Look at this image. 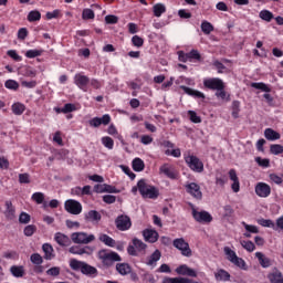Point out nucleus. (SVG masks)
<instances>
[{"mask_svg":"<svg viewBox=\"0 0 283 283\" xmlns=\"http://www.w3.org/2000/svg\"><path fill=\"white\" fill-rule=\"evenodd\" d=\"M98 240L99 242H103L106 247H116V240L107 234H99Z\"/></svg>","mask_w":283,"mask_h":283,"instance_id":"nucleus-29","label":"nucleus"},{"mask_svg":"<svg viewBox=\"0 0 283 283\" xmlns=\"http://www.w3.org/2000/svg\"><path fill=\"white\" fill-rule=\"evenodd\" d=\"M24 235H27V238H32V235H34V233H36V226L34 224H29L24 228L23 230Z\"/></svg>","mask_w":283,"mask_h":283,"instance_id":"nucleus-40","label":"nucleus"},{"mask_svg":"<svg viewBox=\"0 0 283 283\" xmlns=\"http://www.w3.org/2000/svg\"><path fill=\"white\" fill-rule=\"evenodd\" d=\"M133 244L137 251H145V249H147V244L139 239H133Z\"/></svg>","mask_w":283,"mask_h":283,"instance_id":"nucleus-47","label":"nucleus"},{"mask_svg":"<svg viewBox=\"0 0 283 283\" xmlns=\"http://www.w3.org/2000/svg\"><path fill=\"white\" fill-rule=\"evenodd\" d=\"M105 22L111 24V25H114V24L118 23V17H116V15H106L105 17Z\"/></svg>","mask_w":283,"mask_h":283,"instance_id":"nucleus-64","label":"nucleus"},{"mask_svg":"<svg viewBox=\"0 0 283 283\" xmlns=\"http://www.w3.org/2000/svg\"><path fill=\"white\" fill-rule=\"evenodd\" d=\"M270 153L274 156H280V154H283V146L280 144H272L270 146Z\"/></svg>","mask_w":283,"mask_h":283,"instance_id":"nucleus-38","label":"nucleus"},{"mask_svg":"<svg viewBox=\"0 0 283 283\" xmlns=\"http://www.w3.org/2000/svg\"><path fill=\"white\" fill-rule=\"evenodd\" d=\"M143 235L146 240V242H158V233L155 230H144Z\"/></svg>","mask_w":283,"mask_h":283,"instance_id":"nucleus-20","label":"nucleus"},{"mask_svg":"<svg viewBox=\"0 0 283 283\" xmlns=\"http://www.w3.org/2000/svg\"><path fill=\"white\" fill-rule=\"evenodd\" d=\"M28 21H30L31 23L34 21H41V12H39L38 10L31 11L28 14Z\"/></svg>","mask_w":283,"mask_h":283,"instance_id":"nucleus-41","label":"nucleus"},{"mask_svg":"<svg viewBox=\"0 0 283 283\" xmlns=\"http://www.w3.org/2000/svg\"><path fill=\"white\" fill-rule=\"evenodd\" d=\"M161 258V253L159 252V250H155V252L148 256L146 264L147 266H156V263L158 262V260H160Z\"/></svg>","mask_w":283,"mask_h":283,"instance_id":"nucleus-24","label":"nucleus"},{"mask_svg":"<svg viewBox=\"0 0 283 283\" xmlns=\"http://www.w3.org/2000/svg\"><path fill=\"white\" fill-rule=\"evenodd\" d=\"M46 274L52 275L53 277H56L57 275L61 274V268H57V266L51 268L46 271Z\"/></svg>","mask_w":283,"mask_h":283,"instance_id":"nucleus-62","label":"nucleus"},{"mask_svg":"<svg viewBox=\"0 0 283 283\" xmlns=\"http://www.w3.org/2000/svg\"><path fill=\"white\" fill-rule=\"evenodd\" d=\"M260 19H262L263 21H268L271 22V20L273 19V13L269 10H262L259 14Z\"/></svg>","mask_w":283,"mask_h":283,"instance_id":"nucleus-43","label":"nucleus"},{"mask_svg":"<svg viewBox=\"0 0 283 283\" xmlns=\"http://www.w3.org/2000/svg\"><path fill=\"white\" fill-rule=\"evenodd\" d=\"M94 17H95L94 10L92 9H84L82 12V19H84L85 21L90 19H94Z\"/></svg>","mask_w":283,"mask_h":283,"instance_id":"nucleus-51","label":"nucleus"},{"mask_svg":"<svg viewBox=\"0 0 283 283\" xmlns=\"http://www.w3.org/2000/svg\"><path fill=\"white\" fill-rule=\"evenodd\" d=\"M255 258H258L259 264H261V266H263V269H269V266H271L273 264L271 259H269L262 252H256Z\"/></svg>","mask_w":283,"mask_h":283,"instance_id":"nucleus-19","label":"nucleus"},{"mask_svg":"<svg viewBox=\"0 0 283 283\" xmlns=\"http://www.w3.org/2000/svg\"><path fill=\"white\" fill-rule=\"evenodd\" d=\"M214 277L218 282H229L231 280V274L227 272L226 270L221 269L218 270L217 273H214Z\"/></svg>","mask_w":283,"mask_h":283,"instance_id":"nucleus-23","label":"nucleus"},{"mask_svg":"<svg viewBox=\"0 0 283 283\" xmlns=\"http://www.w3.org/2000/svg\"><path fill=\"white\" fill-rule=\"evenodd\" d=\"M192 218L197 222H211V220H213V218L211 217V214L209 212L198 211V210H196V208H192Z\"/></svg>","mask_w":283,"mask_h":283,"instance_id":"nucleus-12","label":"nucleus"},{"mask_svg":"<svg viewBox=\"0 0 283 283\" xmlns=\"http://www.w3.org/2000/svg\"><path fill=\"white\" fill-rule=\"evenodd\" d=\"M116 271L119 275H129V273H132V268L127 263H117Z\"/></svg>","mask_w":283,"mask_h":283,"instance_id":"nucleus-25","label":"nucleus"},{"mask_svg":"<svg viewBox=\"0 0 283 283\" xmlns=\"http://www.w3.org/2000/svg\"><path fill=\"white\" fill-rule=\"evenodd\" d=\"M42 251L44 252L45 260H52V258H54V248H52L51 244L44 243L42 245Z\"/></svg>","mask_w":283,"mask_h":283,"instance_id":"nucleus-28","label":"nucleus"},{"mask_svg":"<svg viewBox=\"0 0 283 283\" xmlns=\"http://www.w3.org/2000/svg\"><path fill=\"white\" fill-rule=\"evenodd\" d=\"M143 282L144 283H156V277H154V274L145 273L143 275Z\"/></svg>","mask_w":283,"mask_h":283,"instance_id":"nucleus-61","label":"nucleus"},{"mask_svg":"<svg viewBox=\"0 0 283 283\" xmlns=\"http://www.w3.org/2000/svg\"><path fill=\"white\" fill-rule=\"evenodd\" d=\"M232 264H234V266H238L239 269H242L243 271H247V262H244L242 258L237 256L232 261Z\"/></svg>","mask_w":283,"mask_h":283,"instance_id":"nucleus-45","label":"nucleus"},{"mask_svg":"<svg viewBox=\"0 0 283 283\" xmlns=\"http://www.w3.org/2000/svg\"><path fill=\"white\" fill-rule=\"evenodd\" d=\"M71 240L74 244H91L96 240L94 234H88L87 232H73L71 234Z\"/></svg>","mask_w":283,"mask_h":283,"instance_id":"nucleus-5","label":"nucleus"},{"mask_svg":"<svg viewBox=\"0 0 283 283\" xmlns=\"http://www.w3.org/2000/svg\"><path fill=\"white\" fill-rule=\"evenodd\" d=\"M137 187L143 198H150L151 200L158 198V189L151 185H148L145 179H140L137 184Z\"/></svg>","mask_w":283,"mask_h":283,"instance_id":"nucleus-2","label":"nucleus"},{"mask_svg":"<svg viewBox=\"0 0 283 283\" xmlns=\"http://www.w3.org/2000/svg\"><path fill=\"white\" fill-rule=\"evenodd\" d=\"M4 216L6 218H8V220H14L15 209H14V206H12V201H6Z\"/></svg>","mask_w":283,"mask_h":283,"instance_id":"nucleus-21","label":"nucleus"},{"mask_svg":"<svg viewBox=\"0 0 283 283\" xmlns=\"http://www.w3.org/2000/svg\"><path fill=\"white\" fill-rule=\"evenodd\" d=\"M62 114H70V112H76V106L74 104H65L61 109Z\"/></svg>","mask_w":283,"mask_h":283,"instance_id":"nucleus-58","label":"nucleus"},{"mask_svg":"<svg viewBox=\"0 0 283 283\" xmlns=\"http://www.w3.org/2000/svg\"><path fill=\"white\" fill-rule=\"evenodd\" d=\"M172 245L175 249L180 251L181 255L184 258H191L193 255V252L191 251V248L189 247V242H186L184 238H178L172 241Z\"/></svg>","mask_w":283,"mask_h":283,"instance_id":"nucleus-6","label":"nucleus"},{"mask_svg":"<svg viewBox=\"0 0 283 283\" xmlns=\"http://www.w3.org/2000/svg\"><path fill=\"white\" fill-rule=\"evenodd\" d=\"M241 247L245 249V251H255V244L252 241H241Z\"/></svg>","mask_w":283,"mask_h":283,"instance_id":"nucleus-55","label":"nucleus"},{"mask_svg":"<svg viewBox=\"0 0 283 283\" xmlns=\"http://www.w3.org/2000/svg\"><path fill=\"white\" fill-rule=\"evenodd\" d=\"M166 10L167 9L165 8V4L163 3H157L153 7L155 17H161L163 14H165Z\"/></svg>","mask_w":283,"mask_h":283,"instance_id":"nucleus-33","label":"nucleus"},{"mask_svg":"<svg viewBox=\"0 0 283 283\" xmlns=\"http://www.w3.org/2000/svg\"><path fill=\"white\" fill-rule=\"evenodd\" d=\"M201 30L205 34H211L213 32V24L207 21L201 23Z\"/></svg>","mask_w":283,"mask_h":283,"instance_id":"nucleus-42","label":"nucleus"},{"mask_svg":"<svg viewBox=\"0 0 283 283\" xmlns=\"http://www.w3.org/2000/svg\"><path fill=\"white\" fill-rule=\"evenodd\" d=\"M132 43L135 45V48H143V44L145 43V40L138 35H134L132 38Z\"/></svg>","mask_w":283,"mask_h":283,"instance_id":"nucleus-53","label":"nucleus"},{"mask_svg":"<svg viewBox=\"0 0 283 283\" xmlns=\"http://www.w3.org/2000/svg\"><path fill=\"white\" fill-rule=\"evenodd\" d=\"M4 86L7 87V90H19V82L18 81H14V80H8L6 83H4Z\"/></svg>","mask_w":283,"mask_h":283,"instance_id":"nucleus-49","label":"nucleus"},{"mask_svg":"<svg viewBox=\"0 0 283 283\" xmlns=\"http://www.w3.org/2000/svg\"><path fill=\"white\" fill-rule=\"evenodd\" d=\"M70 266L73 271H81V273L87 275V277H96V275H98V270L96 268L76 259L70 261Z\"/></svg>","mask_w":283,"mask_h":283,"instance_id":"nucleus-1","label":"nucleus"},{"mask_svg":"<svg viewBox=\"0 0 283 283\" xmlns=\"http://www.w3.org/2000/svg\"><path fill=\"white\" fill-rule=\"evenodd\" d=\"M176 273H178V275H188V277H198L196 270L188 268L187 264L178 266Z\"/></svg>","mask_w":283,"mask_h":283,"instance_id":"nucleus-16","label":"nucleus"},{"mask_svg":"<svg viewBox=\"0 0 283 283\" xmlns=\"http://www.w3.org/2000/svg\"><path fill=\"white\" fill-rule=\"evenodd\" d=\"M185 281V277H169L166 276L163 280V283H182Z\"/></svg>","mask_w":283,"mask_h":283,"instance_id":"nucleus-56","label":"nucleus"},{"mask_svg":"<svg viewBox=\"0 0 283 283\" xmlns=\"http://www.w3.org/2000/svg\"><path fill=\"white\" fill-rule=\"evenodd\" d=\"M264 137L266 138V140H280L281 135L272 128H266L264 130Z\"/></svg>","mask_w":283,"mask_h":283,"instance_id":"nucleus-26","label":"nucleus"},{"mask_svg":"<svg viewBox=\"0 0 283 283\" xmlns=\"http://www.w3.org/2000/svg\"><path fill=\"white\" fill-rule=\"evenodd\" d=\"M185 161L195 174H202L205 171V164L197 156L188 155L185 157Z\"/></svg>","mask_w":283,"mask_h":283,"instance_id":"nucleus-4","label":"nucleus"},{"mask_svg":"<svg viewBox=\"0 0 283 283\" xmlns=\"http://www.w3.org/2000/svg\"><path fill=\"white\" fill-rule=\"evenodd\" d=\"M188 115L190 116L191 123H196V124L202 123V119L200 118V116H198V114H196V112L189 111Z\"/></svg>","mask_w":283,"mask_h":283,"instance_id":"nucleus-59","label":"nucleus"},{"mask_svg":"<svg viewBox=\"0 0 283 283\" xmlns=\"http://www.w3.org/2000/svg\"><path fill=\"white\" fill-rule=\"evenodd\" d=\"M271 283H283L282 272L275 270L269 275Z\"/></svg>","mask_w":283,"mask_h":283,"instance_id":"nucleus-30","label":"nucleus"},{"mask_svg":"<svg viewBox=\"0 0 283 283\" xmlns=\"http://www.w3.org/2000/svg\"><path fill=\"white\" fill-rule=\"evenodd\" d=\"M229 178L233 182L231 185L232 191H234V193H238V191H240V179L238 178V174L235 172V169H230Z\"/></svg>","mask_w":283,"mask_h":283,"instance_id":"nucleus-17","label":"nucleus"},{"mask_svg":"<svg viewBox=\"0 0 283 283\" xmlns=\"http://www.w3.org/2000/svg\"><path fill=\"white\" fill-rule=\"evenodd\" d=\"M186 191L197 200H202V191L200 190V186L198 184L191 182L186 185Z\"/></svg>","mask_w":283,"mask_h":283,"instance_id":"nucleus-14","label":"nucleus"},{"mask_svg":"<svg viewBox=\"0 0 283 283\" xmlns=\"http://www.w3.org/2000/svg\"><path fill=\"white\" fill-rule=\"evenodd\" d=\"M64 208L69 213H72V216H78L81 211H83V206H81V202L74 199L66 200Z\"/></svg>","mask_w":283,"mask_h":283,"instance_id":"nucleus-8","label":"nucleus"},{"mask_svg":"<svg viewBox=\"0 0 283 283\" xmlns=\"http://www.w3.org/2000/svg\"><path fill=\"white\" fill-rule=\"evenodd\" d=\"M242 224L245 231H248V233H260V230L258 229V227L248 224L247 222H242Z\"/></svg>","mask_w":283,"mask_h":283,"instance_id":"nucleus-57","label":"nucleus"},{"mask_svg":"<svg viewBox=\"0 0 283 283\" xmlns=\"http://www.w3.org/2000/svg\"><path fill=\"white\" fill-rule=\"evenodd\" d=\"M30 220H32V217L28 214L27 212H21L19 216V222L20 224H30Z\"/></svg>","mask_w":283,"mask_h":283,"instance_id":"nucleus-46","label":"nucleus"},{"mask_svg":"<svg viewBox=\"0 0 283 283\" xmlns=\"http://www.w3.org/2000/svg\"><path fill=\"white\" fill-rule=\"evenodd\" d=\"M226 255H227V260H229V262L232 263L233 260H235L238 258V254H235V251L231 250V248L226 247L223 249Z\"/></svg>","mask_w":283,"mask_h":283,"instance_id":"nucleus-39","label":"nucleus"},{"mask_svg":"<svg viewBox=\"0 0 283 283\" xmlns=\"http://www.w3.org/2000/svg\"><path fill=\"white\" fill-rule=\"evenodd\" d=\"M182 90L186 92V94H189V96H196L197 98H205V94L200 91H196L193 88L184 86Z\"/></svg>","mask_w":283,"mask_h":283,"instance_id":"nucleus-32","label":"nucleus"},{"mask_svg":"<svg viewBox=\"0 0 283 283\" xmlns=\"http://www.w3.org/2000/svg\"><path fill=\"white\" fill-rule=\"evenodd\" d=\"M255 193L259 198H269V196H271V186L264 182H259L255 186Z\"/></svg>","mask_w":283,"mask_h":283,"instance_id":"nucleus-13","label":"nucleus"},{"mask_svg":"<svg viewBox=\"0 0 283 283\" xmlns=\"http://www.w3.org/2000/svg\"><path fill=\"white\" fill-rule=\"evenodd\" d=\"M75 85L83 92H87V85H90V77L83 75V73H77L74 76Z\"/></svg>","mask_w":283,"mask_h":283,"instance_id":"nucleus-10","label":"nucleus"},{"mask_svg":"<svg viewBox=\"0 0 283 283\" xmlns=\"http://www.w3.org/2000/svg\"><path fill=\"white\" fill-rule=\"evenodd\" d=\"M13 114H15V116H21V114H23L25 112V105L21 104V103H14L11 107Z\"/></svg>","mask_w":283,"mask_h":283,"instance_id":"nucleus-31","label":"nucleus"},{"mask_svg":"<svg viewBox=\"0 0 283 283\" xmlns=\"http://www.w3.org/2000/svg\"><path fill=\"white\" fill-rule=\"evenodd\" d=\"M115 227L118 231H129L132 229V219L127 214H120L115 219Z\"/></svg>","mask_w":283,"mask_h":283,"instance_id":"nucleus-7","label":"nucleus"},{"mask_svg":"<svg viewBox=\"0 0 283 283\" xmlns=\"http://www.w3.org/2000/svg\"><path fill=\"white\" fill-rule=\"evenodd\" d=\"M255 163H258L260 167H269V165H271V161L269 159H263L261 157H256Z\"/></svg>","mask_w":283,"mask_h":283,"instance_id":"nucleus-63","label":"nucleus"},{"mask_svg":"<svg viewBox=\"0 0 283 283\" xmlns=\"http://www.w3.org/2000/svg\"><path fill=\"white\" fill-rule=\"evenodd\" d=\"M30 260L32 264H43V256H41L39 253H33Z\"/></svg>","mask_w":283,"mask_h":283,"instance_id":"nucleus-54","label":"nucleus"},{"mask_svg":"<svg viewBox=\"0 0 283 283\" xmlns=\"http://www.w3.org/2000/svg\"><path fill=\"white\" fill-rule=\"evenodd\" d=\"M98 259L104 264V266H113L115 262H120V255L116 252L108 250H101L98 252Z\"/></svg>","mask_w":283,"mask_h":283,"instance_id":"nucleus-3","label":"nucleus"},{"mask_svg":"<svg viewBox=\"0 0 283 283\" xmlns=\"http://www.w3.org/2000/svg\"><path fill=\"white\" fill-rule=\"evenodd\" d=\"M32 200L36 202L38 205H43V200H45V195L43 192H34L32 195Z\"/></svg>","mask_w":283,"mask_h":283,"instance_id":"nucleus-48","label":"nucleus"},{"mask_svg":"<svg viewBox=\"0 0 283 283\" xmlns=\"http://www.w3.org/2000/svg\"><path fill=\"white\" fill-rule=\"evenodd\" d=\"M54 240L60 244V247H70V244L72 243V241H70V237L61 232L55 233Z\"/></svg>","mask_w":283,"mask_h":283,"instance_id":"nucleus-18","label":"nucleus"},{"mask_svg":"<svg viewBox=\"0 0 283 283\" xmlns=\"http://www.w3.org/2000/svg\"><path fill=\"white\" fill-rule=\"evenodd\" d=\"M259 224H261V227L277 230V223L275 224L271 219H260Z\"/></svg>","mask_w":283,"mask_h":283,"instance_id":"nucleus-35","label":"nucleus"},{"mask_svg":"<svg viewBox=\"0 0 283 283\" xmlns=\"http://www.w3.org/2000/svg\"><path fill=\"white\" fill-rule=\"evenodd\" d=\"M10 272L14 277H23V274L25 273L23 266L17 265L11 266Z\"/></svg>","mask_w":283,"mask_h":283,"instance_id":"nucleus-36","label":"nucleus"},{"mask_svg":"<svg viewBox=\"0 0 283 283\" xmlns=\"http://www.w3.org/2000/svg\"><path fill=\"white\" fill-rule=\"evenodd\" d=\"M102 145L107 149H114V139H112V137H103Z\"/></svg>","mask_w":283,"mask_h":283,"instance_id":"nucleus-50","label":"nucleus"},{"mask_svg":"<svg viewBox=\"0 0 283 283\" xmlns=\"http://www.w3.org/2000/svg\"><path fill=\"white\" fill-rule=\"evenodd\" d=\"M251 87H254V90H261L262 92H271V88H269L264 83H252Z\"/></svg>","mask_w":283,"mask_h":283,"instance_id":"nucleus-52","label":"nucleus"},{"mask_svg":"<svg viewBox=\"0 0 283 283\" xmlns=\"http://www.w3.org/2000/svg\"><path fill=\"white\" fill-rule=\"evenodd\" d=\"M90 251V247L81 248L80 245H73L69 249V252H71L73 255H85Z\"/></svg>","mask_w":283,"mask_h":283,"instance_id":"nucleus-27","label":"nucleus"},{"mask_svg":"<svg viewBox=\"0 0 283 283\" xmlns=\"http://www.w3.org/2000/svg\"><path fill=\"white\" fill-rule=\"evenodd\" d=\"M111 122H112V117H109V115L106 114V115H103V117H93L88 122V125H90V127L98 128V127H101V125H107Z\"/></svg>","mask_w":283,"mask_h":283,"instance_id":"nucleus-15","label":"nucleus"},{"mask_svg":"<svg viewBox=\"0 0 283 283\" xmlns=\"http://www.w3.org/2000/svg\"><path fill=\"white\" fill-rule=\"evenodd\" d=\"M159 171H160V174H165L167 176V178H170V180L178 179V170H176V168H174V166H171L169 164H164L159 168Z\"/></svg>","mask_w":283,"mask_h":283,"instance_id":"nucleus-11","label":"nucleus"},{"mask_svg":"<svg viewBox=\"0 0 283 283\" xmlns=\"http://www.w3.org/2000/svg\"><path fill=\"white\" fill-rule=\"evenodd\" d=\"M205 87L208 90H224V82L218 77H211L203 81Z\"/></svg>","mask_w":283,"mask_h":283,"instance_id":"nucleus-9","label":"nucleus"},{"mask_svg":"<svg viewBox=\"0 0 283 283\" xmlns=\"http://www.w3.org/2000/svg\"><path fill=\"white\" fill-rule=\"evenodd\" d=\"M133 169L134 171H143L145 169V161L140 158H135L133 160Z\"/></svg>","mask_w":283,"mask_h":283,"instance_id":"nucleus-34","label":"nucleus"},{"mask_svg":"<svg viewBox=\"0 0 283 283\" xmlns=\"http://www.w3.org/2000/svg\"><path fill=\"white\" fill-rule=\"evenodd\" d=\"M22 75L28 78H34L36 76V70L32 69V66H25L22 70Z\"/></svg>","mask_w":283,"mask_h":283,"instance_id":"nucleus-37","label":"nucleus"},{"mask_svg":"<svg viewBox=\"0 0 283 283\" xmlns=\"http://www.w3.org/2000/svg\"><path fill=\"white\" fill-rule=\"evenodd\" d=\"M19 182L21 185H30V175L29 174H20L19 175Z\"/></svg>","mask_w":283,"mask_h":283,"instance_id":"nucleus-60","label":"nucleus"},{"mask_svg":"<svg viewBox=\"0 0 283 283\" xmlns=\"http://www.w3.org/2000/svg\"><path fill=\"white\" fill-rule=\"evenodd\" d=\"M86 222H101V214L96 210H91L84 216Z\"/></svg>","mask_w":283,"mask_h":283,"instance_id":"nucleus-22","label":"nucleus"},{"mask_svg":"<svg viewBox=\"0 0 283 283\" xmlns=\"http://www.w3.org/2000/svg\"><path fill=\"white\" fill-rule=\"evenodd\" d=\"M43 54V50H29L25 52L27 59H36V56H41Z\"/></svg>","mask_w":283,"mask_h":283,"instance_id":"nucleus-44","label":"nucleus"}]
</instances>
